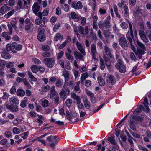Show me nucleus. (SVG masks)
<instances>
[{
	"mask_svg": "<svg viewBox=\"0 0 151 151\" xmlns=\"http://www.w3.org/2000/svg\"><path fill=\"white\" fill-rule=\"evenodd\" d=\"M76 46L81 53L78 52L76 51H74V54L75 58L76 60L79 59L80 60L82 59L83 56L82 54L85 55H86V52L85 51L84 49L83 48L81 44L78 42H76Z\"/></svg>",
	"mask_w": 151,
	"mask_h": 151,
	"instance_id": "obj_1",
	"label": "nucleus"
},
{
	"mask_svg": "<svg viewBox=\"0 0 151 151\" xmlns=\"http://www.w3.org/2000/svg\"><path fill=\"white\" fill-rule=\"evenodd\" d=\"M121 26L123 29H126L128 27L127 24L126 22H123L120 24Z\"/></svg>",
	"mask_w": 151,
	"mask_h": 151,
	"instance_id": "obj_52",
	"label": "nucleus"
},
{
	"mask_svg": "<svg viewBox=\"0 0 151 151\" xmlns=\"http://www.w3.org/2000/svg\"><path fill=\"white\" fill-rule=\"evenodd\" d=\"M136 43L137 45L141 48L143 49L146 50V48L145 47V45L144 44L141 43L137 39V40L136 41Z\"/></svg>",
	"mask_w": 151,
	"mask_h": 151,
	"instance_id": "obj_30",
	"label": "nucleus"
},
{
	"mask_svg": "<svg viewBox=\"0 0 151 151\" xmlns=\"http://www.w3.org/2000/svg\"><path fill=\"white\" fill-rule=\"evenodd\" d=\"M31 70L33 73H36L39 71L37 70L38 66L36 65H32L30 67Z\"/></svg>",
	"mask_w": 151,
	"mask_h": 151,
	"instance_id": "obj_27",
	"label": "nucleus"
},
{
	"mask_svg": "<svg viewBox=\"0 0 151 151\" xmlns=\"http://www.w3.org/2000/svg\"><path fill=\"white\" fill-rule=\"evenodd\" d=\"M6 49L7 52L12 51L11 44L10 43H8L6 46Z\"/></svg>",
	"mask_w": 151,
	"mask_h": 151,
	"instance_id": "obj_47",
	"label": "nucleus"
},
{
	"mask_svg": "<svg viewBox=\"0 0 151 151\" xmlns=\"http://www.w3.org/2000/svg\"><path fill=\"white\" fill-rule=\"evenodd\" d=\"M139 33L141 37L144 38L145 39V40H143V41L147 43L148 42V40L147 38H146V36L144 34V32L143 30H140L139 31Z\"/></svg>",
	"mask_w": 151,
	"mask_h": 151,
	"instance_id": "obj_17",
	"label": "nucleus"
},
{
	"mask_svg": "<svg viewBox=\"0 0 151 151\" xmlns=\"http://www.w3.org/2000/svg\"><path fill=\"white\" fill-rule=\"evenodd\" d=\"M22 45L20 44H17L16 45V51H20L22 49Z\"/></svg>",
	"mask_w": 151,
	"mask_h": 151,
	"instance_id": "obj_53",
	"label": "nucleus"
},
{
	"mask_svg": "<svg viewBox=\"0 0 151 151\" xmlns=\"http://www.w3.org/2000/svg\"><path fill=\"white\" fill-rule=\"evenodd\" d=\"M131 118L132 119H134L136 121L139 122H142L144 120L143 117L136 115H132Z\"/></svg>",
	"mask_w": 151,
	"mask_h": 151,
	"instance_id": "obj_13",
	"label": "nucleus"
},
{
	"mask_svg": "<svg viewBox=\"0 0 151 151\" xmlns=\"http://www.w3.org/2000/svg\"><path fill=\"white\" fill-rule=\"evenodd\" d=\"M97 81L100 86H103L104 85L105 82L103 80L101 76H99L97 77Z\"/></svg>",
	"mask_w": 151,
	"mask_h": 151,
	"instance_id": "obj_20",
	"label": "nucleus"
},
{
	"mask_svg": "<svg viewBox=\"0 0 151 151\" xmlns=\"http://www.w3.org/2000/svg\"><path fill=\"white\" fill-rule=\"evenodd\" d=\"M119 43L122 48L125 47H128V44L126 40L124 37H121L119 38Z\"/></svg>",
	"mask_w": 151,
	"mask_h": 151,
	"instance_id": "obj_7",
	"label": "nucleus"
},
{
	"mask_svg": "<svg viewBox=\"0 0 151 151\" xmlns=\"http://www.w3.org/2000/svg\"><path fill=\"white\" fill-rule=\"evenodd\" d=\"M135 124L133 120H130L129 126L130 128L133 131H135L136 130Z\"/></svg>",
	"mask_w": 151,
	"mask_h": 151,
	"instance_id": "obj_21",
	"label": "nucleus"
},
{
	"mask_svg": "<svg viewBox=\"0 0 151 151\" xmlns=\"http://www.w3.org/2000/svg\"><path fill=\"white\" fill-rule=\"evenodd\" d=\"M89 5L92 7V9L94 10L96 5V1H94L93 0H90L89 1Z\"/></svg>",
	"mask_w": 151,
	"mask_h": 151,
	"instance_id": "obj_26",
	"label": "nucleus"
},
{
	"mask_svg": "<svg viewBox=\"0 0 151 151\" xmlns=\"http://www.w3.org/2000/svg\"><path fill=\"white\" fill-rule=\"evenodd\" d=\"M12 51L14 53H16L17 52V51L16 50V47L17 43L16 42H13L11 44Z\"/></svg>",
	"mask_w": 151,
	"mask_h": 151,
	"instance_id": "obj_25",
	"label": "nucleus"
},
{
	"mask_svg": "<svg viewBox=\"0 0 151 151\" xmlns=\"http://www.w3.org/2000/svg\"><path fill=\"white\" fill-rule=\"evenodd\" d=\"M91 85V82L90 80H86L85 81V85L87 87L90 86Z\"/></svg>",
	"mask_w": 151,
	"mask_h": 151,
	"instance_id": "obj_57",
	"label": "nucleus"
},
{
	"mask_svg": "<svg viewBox=\"0 0 151 151\" xmlns=\"http://www.w3.org/2000/svg\"><path fill=\"white\" fill-rule=\"evenodd\" d=\"M86 92V94L89 96L91 97H93L94 96L93 93H92L90 91L86 89H85Z\"/></svg>",
	"mask_w": 151,
	"mask_h": 151,
	"instance_id": "obj_44",
	"label": "nucleus"
},
{
	"mask_svg": "<svg viewBox=\"0 0 151 151\" xmlns=\"http://www.w3.org/2000/svg\"><path fill=\"white\" fill-rule=\"evenodd\" d=\"M146 35L148 36V37L151 41V31H149L148 30H146Z\"/></svg>",
	"mask_w": 151,
	"mask_h": 151,
	"instance_id": "obj_63",
	"label": "nucleus"
},
{
	"mask_svg": "<svg viewBox=\"0 0 151 151\" xmlns=\"http://www.w3.org/2000/svg\"><path fill=\"white\" fill-rule=\"evenodd\" d=\"M2 57L5 59H10L11 57L10 55L8 52H6V51L4 50L1 54Z\"/></svg>",
	"mask_w": 151,
	"mask_h": 151,
	"instance_id": "obj_16",
	"label": "nucleus"
},
{
	"mask_svg": "<svg viewBox=\"0 0 151 151\" xmlns=\"http://www.w3.org/2000/svg\"><path fill=\"white\" fill-rule=\"evenodd\" d=\"M16 91L15 86H13L10 89V92L11 94H13L15 93Z\"/></svg>",
	"mask_w": 151,
	"mask_h": 151,
	"instance_id": "obj_48",
	"label": "nucleus"
},
{
	"mask_svg": "<svg viewBox=\"0 0 151 151\" xmlns=\"http://www.w3.org/2000/svg\"><path fill=\"white\" fill-rule=\"evenodd\" d=\"M107 140L109 142V143H110L113 145H117L119 147V145L117 144L114 136H111L109 137L107 139Z\"/></svg>",
	"mask_w": 151,
	"mask_h": 151,
	"instance_id": "obj_10",
	"label": "nucleus"
},
{
	"mask_svg": "<svg viewBox=\"0 0 151 151\" xmlns=\"http://www.w3.org/2000/svg\"><path fill=\"white\" fill-rule=\"evenodd\" d=\"M109 20V19L106 20V22H104V23H106V24H104V27H105L106 30L107 29L111 27V26L109 25L110 22Z\"/></svg>",
	"mask_w": 151,
	"mask_h": 151,
	"instance_id": "obj_41",
	"label": "nucleus"
},
{
	"mask_svg": "<svg viewBox=\"0 0 151 151\" xmlns=\"http://www.w3.org/2000/svg\"><path fill=\"white\" fill-rule=\"evenodd\" d=\"M15 12V11L14 10H13L9 12L7 14H5L4 16L6 18H9L10 16H12L13 14Z\"/></svg>",
	"mask_w": 151,
	"mask_h": 151,
	"instance_id": "obj_37",
	"label": "nucleus"
},
{
	"mask_svg": "<svg viewBox=\"0 0 151 151\" xmlns=\"http://www.w3.org/2000/svg\"><path fill=\"white\" fill-rule=\"evenodd\" d=\"M4 135L7 138H9L12 135L11 132L9 131H6L4 133Z\"/></svg>",
	"mask_w": 151,
	"mask_h": 151,
	"instance_id": "obj_56",
	"label": "nucleus"
},
{
	"mask_svg": "<svg viewBox=\"0 0 151 151\" xmlns=\"http://www.w3.org/2000/svg\"><path fill=\"white\" fill-rule=\"evenodd\" d=\"M49 12L48 9L47 8L44 10L42 12V15L44 16H47L48 15Z\"/></svg>",
	"mask_w": 151,
	"mask_h": 151,
	"instance_id": "obj_60",
	"label": "nucleus"
},
{
	"mask_svg": "<svg viewBox=\"0 0 151 151\" xmlns=\"http://www.w3.org/2000/svg\"><path fill=\"white\" fill-rule=\"evenodd\" d=\"M109 81L106 80V82L108 83H111L112 85H114L115 82V78L112 75H110L108 77Z\"/></svg>",
	"mask_w": 151,
	"mask_h": 151,
	"instance_id": "obj_11",
	"label": "nucleus"
},
{
	"mask_svg": "<svg viewBox=\"0 0 151 151\" xmlns=\"http://www.w3.org/2000/svg\"><path fill=\"white\" fill-rule=\"evenodd\" d=\"M127 21L128 22L129 24V27L130 30V33H129V35H130V36H131V37L132 38L134 41V42L135 43V42L134 40V35L133 33V32L132 30V24H131V23L129 21L128 19H126Z\"/></svg>",
	"mask_w": 151,
	"mask_h": 151,
	"instance_id": "obj_14",
	"label": "nucleus"
},
{
	"mask_svg": "<svg viewBox=\"0 0 151 151\" xmlns=\"http://www.w3.org/2000/svg\"><path fill=\"white\" fill-rule=\"evenodd\" d=\"M61 8L65 12L68 11L69 9V6L68 5L65 4H63V5H61Z\"/></svg>",
	"mask_w": 151,
	"mask_h": 151,
	"instance_id": "obj_29",
	"label": "nucleus"
},
{
	"mask_svg": "<svg viewBox=\"0 0 151 151\" xmlns=\"http://www.w3.org/2000/svg\"><path fill=\"white\" fill-rule=\"evenodd\" d=\"M40 4L38 2H35L32 6V10L34 13L36 14L40 9Z\"/></svg>",
	"mask_w": 151,
	"mask_h": 151,
	"instance_id": "obj_6",
	"label": "nucleus"
},
{
	"mask_svg": "<svg viewBox=\"0 0 151 151\" xmlns=\"http://www.w3.org/2000/svg\"><path fill=\"white\" fill-rule=\"evenodd\" d=\"M10 9V8L7 6L6 4H4L0 8V13H4Z\"/></svg>",
	"mask_w": 151,
	"mask_h": 151,
	"instance_id": "obj_9",
	"label": "nucleus"
},
{
	"mask_svg": "<svg viewBox=\"0 0 151 151\" xmlns=\"http://www.w3.org/2000/svg\"><path fill=\"white\" fill-rule=\"evenodd\" d=\"M14 63L13 62H9L6 64V66L8 68H10L14 66Z\"/></svg>",
	"mask_w": 151,
	"mask_h": 151,
	"instance_id": "obj_36",
	"label": "nucleus"
},
{
	"mask_svg": "<svg viewBox=\"0 0 151 151\" xmlns=\"http://www.w3.org/2000/svg\"><path fill=\"white\" fill-rule=\"evenodd\" d=\"M71 18L72 19H80L78 15L75 12H72L70 13Z\"/></svg>",
	"mask_w": 151,
	"mask_h": 151,
	"instance_id": "obj_28",
	"label": "nucleus"
},
{
	"mask_svg": "<svg viewBox=\"0 0 151 151\" xmlns=\"http://www.w3.org/2000/svg\"><path fill=\"white\" fill-rule=\"evenodd\" d=\"M126 36L127 39H128L129 42L130 44H132V38L130 37L129 33V31L128 32L127 34L126 35Z\"/></svg>",
	"mask_w": 151,
	"mask_h": 151,
	"instance_id": "obj_49",
	"label": "nucleus"
},
{
	"mask_svg": "<svg viewBox=\"0 0 151 151\" xmlns=\"http://www.w3.org/2000/svg\"><path fill=\"white\" fill-rule=\"evenodd\" d=\"M9 103L11 105H19V100L15 97H11L9 99Z\"/></svg>",
	"mask_w": 151,
	"mask_h": 151,
	"instance_id": "obj_12",
	"label": "nucleus"
},
{
	"mask_svg": "<svg viewBox=\"0 0 151 151\" xmlns=\"http://www.w3.org/2000/svg\"><path fill=\"white\" fill-rule=\"evenodd\" d=\"M29 115L32 118H35L36 117L37 114L34 111H30L29 112Z\"/></svg>",
	"mask_w": 151,
	"mask_h": 151,
	"instance_id": "obj_64",
	"label": "nucleus"
},
{
	"mask_svg": "<svg viewBox=\"0 0 151 151\" xmlns=\"http://www.w3.org/2000/svg\"><path fill=\"white\" fill-rule=\"evenodd\" d=\"M71 6L76 10H79L83 8L82 3L80 1H73L72 3Z\"/></svg>",
	"mask_w": 151,
	"mask_h": 151,
	"instance_id": "obj_5",
	"label": "nucleus"
},
{
	"mask_svg": "<svg viewBox=\"0 0 151 151\" xmlns=\"http://www.w3.org/2000/svg\"><path fill=\"white\" fill-rule=\"evenodd\" d=\"M16 93L19 96H23L25 94V92L22 89H18Z\"/></svg>",
	"mask_w": 151,
	"mask_h": 151,
	"instance_id": "obj_19",
	"label": "nucleus"
},
{
	"mask_svg": "<svg viewBox=\"0 0 151 151\" xmlns=\"http://www.w3.org/2000/svg\"><path fill=\"white\" fill-rule=\"evenodd\" d=\"M116 68L121 73H124L126 71V67L123 63L122 61L118 59L117 62L115 65Z\"/></svg>",
	"mask_w": 151,
	"mask_h": 151,
	"instance_id": "obj_3",
	"label": "nucleus"
},
{
	"mask_svg": "<svg viewBox=\"0 0 151 151\" xmlns=\"http://www.w3.org/2000/svg\"><path fill=\"white\" fill-rule=\"evenodd\" d=\"M61 38V40H62L63 38V36L60 33H57L54 37V41H57Z\"/></svg>",
	"mask_w": 151,
	"mask_h": 151,
	"instance_id": "obj_22",
	"label": "nucleus"
},
{
	"mask_svg": "<svg viewBox=\"0 0 151 151\" xmlns=\"http://www.w3.org/2000/svg\"><path fill=\"white\" fill-rule=\"evenodd\" d=\"M91 52L93 53V52H96V45L93 43L91 45Z\"/></svg>",
	"mask_w": 151,
	"mask_h": 151,
	"instance_id": "obj_50",
	"label": "nucleus"
},
{
	"mask_svg": "<svg viewBox=\"0 0 151 151\" xmlns=\"http://www.w3.org/2000/svg\"><path fill=\"white\" fill-rule=\"evenodd\" d=\"M72 103V100L70 98L68 99L65 101V104L68 107H70V105Z\"/></svg>",
	"mask_w": 151,
	"mask_h": 151,
	"instance_id": "obj_38",
	"label": "nucleus"
},
{
	"mask_svg": "<svg viewBox=\"0 0 151 151\" xmlns=\"http://www.w3.org/2000/svg\"><path fill=\"white\" fill-rule=\"evenodd\" d=\"M13 132L14 134H18L20 133V130L19 128L14 127L13 129Z\"/></svg>",
	"mask_w": 151,
	"mask_h": 151,
	"instance_id": "obj_42",
	"label": "nucleus"
},
{
	"mask_svg": "<svg viewBox=\"0 0 151 151\" xmlns=\"http://www.w3.org/2000/svg\"><path fill=\"white\" fill-rule=\"evenodd\" d=\"M64 54V52L61 51L58 54L57 58L58 60H59L61 58L63 55Z\"/></svg>",
	"mask_w": 151,
	"mask_h": 151,
	"instance_id": "obj_51",
	"label": "nucleus"
},
{
	"mask_svg": "<svg viewBox=\"0 0 151 151\" xmlns=\"http://www.w3.org/2000/svg\"><path fill=\"white\" fill-rule=\"evenodd\" d=\"M67 92L65 90L62 91L60 93V97L61 98L63 99V100H64L67 97L66 96Z\"/></svg>",
	"mask_w": 151,
	"mask_h": 151,
	"instance_id": "obj_23",
	"label": "nucleus"
},
{
	"mask_svg": "<svg viewBox=\"0 0 151 151\" xmlns=\"http://www.w3.org/2000/svg\"><path fill=\"white\" fill-rule=\"evenodd\" d=\"M130 57L132 60H134L135 61L137 60V59L134 54L133 52H131L130 54Z\"/></svg>",
	"mask_w": 151,
	"mask_h": 151,
	"instance_id": "obj_55",
	"label": "nucleus"
},
{
	"mask_svg": "<svg viewBox=\"0 0 151 151\" xmlns=\"http://www.w3.org/2000/svg\"><path fill=\"white\" fill-rule=\"evenodd\" d=\"M78 31L80 34H84V28L82 26H80L78 28Z\"/></svg>",
	"mask_w": 151,
	"mask_h": 151,
	"instance_id": "obj_62",
	"label": "nucleus"
},
{
	"mask_svg": "<svg viewBox=\"0 0 151 151\" xmlns=\"http://www.w3.org/2000/svg\"><path fill=\"white\" fill-rule=\"evenodd\" d=\"M63 76L64 77L65 81H68L69 78V74L68 72L66 70H64L63 73Z\"/></svg>",
	"mask_w": 151,
	"mask_h": 151,
	"instance_id": "obj_18",
	"label": "nucleus"
},
{
	"mask_svg": "<svg viewBox=\"0 0 151 151\" xmlns=\"http://www.w3.org/2000/svg\"><path fill=\"white\" fill-rule=\"evenodd\" d=\"M94 21L93 22V28L96 30H97L98 29V26L97 25V23L96 22L97 19H93Z\"/></svg>",
	"mask_w": 151,
	"mask_h": 151,
	"instance_id": "obj_54",
	"label": "nucleus"
},
{
	"mask_svg": "<svg viewBox=\"0 0 151 151\" xmlns=\"http://www.w3.org/2000/svg\"><path fill=\"white\" fill-rule=\"evenodd\" d=\"M83 102L85 103L84 104L85 107L87 109H89L90 107V104L89 101L86 99L85 101H83Z\"/></svg>",
	"mask_w": 151,
	"mask_h": 151,
	"instance_id": "obj_32",
	"label": "nucleus"
},
{
	"mask_svg": "<svg viewBox=\"0 0 151 151\" xmlns=\"http://www.w3.org/2000/svg\"><path fill=\"white\" fill-rule=\"evenodd\" d=\"M45 32V30L44 28L40 27L38 28L37 38L39 41L43 42L45 41L46 38Z\"/></svg>",
	"mask_w": 151,
	"mask_h": 151,
	"instance_id": "obj_2",
	"label": "nucleus"
},
{
	"mask_svg": "<svg viewBox=\"0 0 151 151\" xmlns=\"http://www.w3.org/2000/svg\"><path fill=\"white\" fill-rule=\"evenodd\" d=\"M27 101L24 100L22 101L20 104V106L22 108L25 107L27 106Z\"/></svg>",
	"mask_w": 151,
	"mask_h": 151,
	"instance_id": "obj_40",
	"label": "nucleus"
},
{
	"mask_svg": "<svg viewBox=\"0 0 151 151\" xmlns=\"http://www.w3.org/2000/svg\"><path fill=\"white\" fill-rule=\"evenodd\" d=\"M32 61L35 64H40L41 63L40 61L39 60L36 58H33Z\"/></svg>",
	"mask_w": 151,
	"mask_h": 151,
	"instance_id": "obj_46",
	"label": "nucleus"
},
{
	"mask_svg": "<svg viewBox=\"0 0 151 151\" xmlns=\"http://www.w3.org/2000/svg\"><path fill=\"white\" fill-rule=\"evenodd\" d=\"M44 61L47 66L50 68L53 67L55 63V59L52 58H45Z\"/></svg>",
	"mask_w": 151,
	"mask_h": 151,
	"instance_id": "obj_4",
	"label": "nucleus"
},
{
	"mask_svg": "<svg viewBox=\"0 0 151 151\" xmlns=\"http://www.w3.org/2000/svg\"><path fill=\"white\" fill-rule=\"evenodd\" d=\"M71 97L72 98L77 101V105H79L81 102V99L79 96H77L76 93L73 92L71 93Z\"/></svg>",
	"mask_w": 151,
	"mask_h": 151,
	"instance_id": "obj_8",
	"label": "nucleus"
},
{
	"mask_svg": "<svg viewBox=\"0 0 151 151\" xmlns=\"http://www.w3.org/2000/svg\"><path fill=\"white\" fill-rule=\"evenodd\" d=\"M42 49L44 51H48L50 50V47L48 45H45L42 46Z\"/></svg>",
	"mask_w": 151,
	"mask_h": 151,
	"instance_id": "obj_43",
	"label": "nucleus"
},
{
	"mask_svg": "<svg viewBox=\"0 0 151 151\" xmlns=\"http://www.w3.org/2000/svg\"><path fill=\"white\" fill-rule=\"evenodd\" d=\"M22 1L20 0L18 1L17 6L16 7L17 10L20 9L22 8Z\"/></svg>",
	"mask_w": 151,
	"mask_h": 151,
	"instance_id": "obj_39",
	"label": "nucleus"
},
{
	"mask_svg": "<svg viewBox=\"0 0 151 151\" xmlns=\"http://www.w3.org/2000/svg\"><path fill=\"white\" fill-rule=\"evenodd\" d=\"M56 79L55 77H53L50 78L49 79V82L52 83H54L56 81Z\"/></svg>",
	"mask_w": 151,
	"mask_h": 151,
	"instance_id": "obj_59",
	"label": "nucleus"
},
{
	"mask_svg": "<svg viewBox=\"0 0 151 151\" xmlns=\"http://www.w3.org/2000/svg\"><path fill=\"white\" fill-rule=\"evenodd\" d=\"M49 102L48 100L45 99L44 100L42 103V105L44 108L48 107Z\"/></svg>",
	"mask_w": 151,
	"mask_h": 151,
	"instance_id": "obj_33",
	"label": "nucleus"
},
{
	"mask_svg": "<svg viewBox=\"0 0 151 151\" xmlns=\"http://www.w3.org/2000/svg\"><path fill=\"white\" fill-rule=\"evenodd\" d=\"M50 88V86L47 85L46 86H43L41 87V89L43 92H46L48 91Z\"/></svg>",
	"mask_w": 151,
	"mask_h": 151,
	"instance_id": "obj_31",
	"label": "nucleus"
},
{
	"mask_svg": "<svg viewBox=\"0 0 151 151\" xmlns=\"http://www.w3.org/2000/svg\"><path fill=\"white\" fill-rule=\"evenodd\" d=\"M104 24H106L104 22L101 23V22H99L98 25L99 28L101 29H103L104 28Z\"/></svg>",
	"mask_w": 151,
	"mask_h": 151,
	"instance_id": "obj_58",
	"label": "nucleus"
},
{
	"mask_svg": "<svg viewBox=\"0 0 151 151\" xmlns=\"http://www.w3.org/2000/svg\"><path fill=\"white\" fill-rule=\"evenodd\" d=\"M146 53V52L143 50L140 49H137V51L136 52V55L137 56L138 55V54H141V55H143Z\"/></svg>",
	"mask_w": 151,
	"mask_h": 151,
	"instance_id": "obj_34",
	"label": "nucleus"
},
{
	"mask_svg": "<svg viewBox=\"0 0 151 151\" xmlns=\"http://www.w3.org/2000/svg\"><path fill=\"white\" fill-rule=\"evenodd\" d=\"M47 21V19H35V23L36 24L39 25L43 22L44 24H45V22Z\"/></svg>",
	"mask_w": 151,
	"mask_h": 151,
	"instance_id": "obj_24",
	"label": "nucleus"
},
{
	"mask_svg": "<svg viewBox=\"0 0 151 151\" xmlns=\"http://www.w3.org/2000/svg\"><path fill=\"white\" fill-rule=\"evenodd\" d=\"M50 93V97L52 99H55L54 96H55L56 97L58 96V94L56 91H54L53 93Z\"/></svg>",
	"mask_w": 151,
	"mask_h": 151,
	"instance_id": "obj_35",
	"label": "nucleus"
},
{
	"mask_svg": "<svg viewBox=\"0 0 151 151\" xmlns=\"http://www.w3.org/2000/svg\"><path fill=\"white\" fill-rule=\"evenodd\" d=\"M59 114L60 115H65V114L64 112V110L63 108H61L59 109Z\"/></svg>",
	"mask_w": 151,
	"mask_h": 151,
	"instance_id": "obj_61",
	"label": "nucleus"
},
{
	"mask_svg": "<svg viewBox=\"0 0 151 151\" xmlns=\"http://www.w3.org/2000/svg\"><path fill=\"white\" fill-rule=\"evenodd\" d=\"M19 105L16 104V105H13L12 104L11 105V110H10V111L11 112H17L19 111V109L18 108Z\"/></svg>",
	"mask_w": 151,
	"mask_h": 151,
	"instance_id": "obj_15",
	"label": "nucleus"
},
{
	"mask_svg": "<svg viewBox=\"0 0 151 151\" xmlns=\"http://www.w3.org/2000/svg\"><path fill=\"white\" fill-rule=\"evenodd\" d=\"M33 26V24L30 23L29 24H27L25 26V30L27 31L30 30L31 27H32Z\"/></svg>",
	"mask_w": 151,
	"mask_h": 151,
	"instance_id": "obj_45",
	"label": "nucleus"
}]
</instances>
